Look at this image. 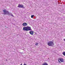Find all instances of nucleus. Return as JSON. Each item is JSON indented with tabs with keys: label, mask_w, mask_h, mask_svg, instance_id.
<instances>
[{
	"label": "nucleus",
	"mask_w": 65,
	"mask_h": 65,
	"mask_svg": "<svg viewBox=\"0 0 65 65\" xmlns=\"http://www.w3.org/2000/svg\"><path fill=\"white\" fill-rule=\"evenodd\" d=\"M23 65H26V64H23Z\"/></svg>",
	"instance_id": "4468645a"
},
{
	"label": "nucleus",
	"mask_w": 65,
	"mask_h": 65,
	"mask_svg": "<svg viewBox=\"0 0 65 65\" xmlns=\"http://www.w3.org/2000/svg\"><path fill=\"white\" fill-rule=\"evenodd\" d=\"M47 45L49 46H53L54 45V43L52 41H50L49 42H48L47 43Z\"/></svg>",
	"instance_id": "f03ea898"
},
{
	"label": "nucleus",
	"mask_w": 65,
	"mask_h": 65,
	"mask_svg": "<svg viewBox=\"0 0 65 65\" xmlns=\"http://www.w3.org/2000/svg\"><path fill=\"white\" fill-rule=\"evenodd\" d=\"M23 31H32V29L31 27L29 26H27L24 27L23 28Z\"/></svg>",
	"instance_id": "f257e3e1"
},
{
	"label": "nucleus",
	"mask_w": 65,
	"mask_h": 65,
	"mask_svg": "<svg viewBox=\"0 0 65 65\" xmlns=\"http://www.w3.org/2000/svg\"><path fill=\"white\" fill-rule=\"evenodd\" d=\"M34 17V15H31V18H33V17Z\"/></svg>",
	"instance_id": "9b49d317"
},
{
	"label": "nucleus",
	"mask_w": 65,
	"mask_h": 65,
	"mask_svg": "<svg viewBox=\"0 0 65 65\" xmlns=\"http://www.w3.org/2000/svg\"><path fill=\"white\" fill-rule=\"evenodd\" d=\"M23 26L24 27H26V26H27V23H23Z\"/></svg>",
	"instance_id": "423d86ee"
},
{
	"label": "nucleus",
	"mask_w": 65,
	"mask_h": 65,
	"mask_svg": "<svg viewBox=\"0 0 65 65\" xmlns=\"http://www.w3.org/2000/svg\"><path fill=\"white\" fill-rule=\"evenodd\" d=\"M63 40H64V41L65 42V39H63Z\"/></svg>",
	"instance_id": "ddd939ff"
},
{
	"label": "nucleus",
	"mask_w": 65,
	"mask_h": 65,
	"mask_svg": "<svg viewBox=\"0 0 65 65\" xmlns=\"http://www.w3.org/2000/svg\"><path fill=\"white\" fill-rule=\"evenodd\" d=\"M18 7H19V8H25V7H24V5H20V4H19Z\"/></svg>",
	"instance_id": "39448f33"
},
{
	"label": "nucleus",
	"mask_w": 65,
	"mask_h": 65,
	"mask_svg": "<svg viewBox=\"0 0 65 65\" xmlns=\"http://www.w3.org/2000/svg\"><path fill=\"white\" fill-rule=\"evenodd\" d=\"M6 60V61H7V60Z\"/></svg>",
	"instance_id": "f3484780"
},
{
	"label": "nucleus",
	"mask_w": 65,
	"mask_h": 65,
	"mask_svg": "<svg viewBox=\"0 0 65 65\" xmlns=\"http://www.w3.org/2000/svg\"><path fill=\"white\" fill-rule=\"evenodd\" d=\"M50 59V58H48V59Z\"/></svg>",
	"instance_id": "dca6fc26"
},
{
	"label": "nucleus",
	"mask_w": 65,
	"mask_h": 65,
	"mask_svg": "<svg viewBox=\"0 0 65 65\" xmlns=\"http://www.w3.org/2000/svg\"><path fill=\"white\" fill-rule=\"evenodd\" d=\"M42 65H48V64L47 63L45 62L43 63Z\"/></svg>",
	"instance_id": "6e6552de"
},
{
	"label": "nucleus",
	"mask_w": 65,
	"mask_h": 65,
	"mask_svg": "<svg viewBox=\"0 0 65 65\" xmlns=\"http://www.w3.org/2000/svg\"><path fill=\"white\" fill-rule=\"evenodd\" d=\"M30 34L31 35H33L34 34V32L33 31H30L29 32Z\"/></svg>",
	"instance_id": "0eeeda50"
},
{
	"label": "nucleus",
	"mask_w": 65,
	"mask_h": 65,
	"mask_svg": "<svg viewBox=\"0 0 65 65\" xmlns=\"http://www.w3.org/2000/svg\"><path fill=\"white\" fill-rule=\"evenodd\" d=\"M62 54L64 55V56H65V51L62 53Z\"/></svg>",
	"instance_id": "1a4fd4ad"
},
{
	"label": "nucleus",
	"mask_w": 65,
	"mask_h": 65,
	"mask_svg": "<svg viewBox=\"0 0 65 65\" xmlns=\"http://www.w3.org/2000/svg\"><path fill=\"white\" fill-rule=\"evenodd\" d=\"M58 61L59 63L64 62V59L62 58H59L58 59Z\"/></svg>",
	"instance_id": "7ed1b4c3"
},
{
	"label": "nucleus",
	"mask_w": 65,
	"mask_h": 65,
	"mask_svg": "<svg viewBox=\"0 0 65 65\" xmlns=\"http://www.w3.org/2000/svg\"><path fill=\"white\" fill-rule=\"evenodd\" d=\"M21 65H22V63H21Z\"/></svg>",
	"instance_id": "2eb2a0df"
},
{
	"label": "nucleus",
	"mask_w": 65,
	"mask_h": 65,
	"mask_svg": "<svg viewBox=\"0 0 65 65\" xmlns=\"http://www.w3.org/2000/svg\"><path fill=\"white\" fill-rule=\"evenodd\" d=\"M3 12L4 13H2V14H4L5 15L7 14L8 13V12L5 9L3 10Z\"/></svg>",
	"instance_id": "20e7f679"
},
{
	"label": "nucleus",
	"mask_w": 65,
	"mask_h": 65,
	"mask_svg": "<svg viewBox=\"0 0 65 65\" xmlns=\"http://www.w3.org/2000/svg\"><path fill=\"white\" fill-rule=\"evenodd\" d=\"M38 43H36V44H35V45L37 46L38 45Z\"/></svg>",
	"instance_id": "9d476101"
},
{
	"label": "nucleus",
	"mask_w": 65,
	"mask_h": 65,
	"mask_svg": "<svg viewBox=\"0 0 65 65\" xmlns=\"http://www.w3.org/2000/svg\"><path fill=\"white\" fill-rule=\"evenodd\" d=\"M11 16H12V17H13V15L12 14H11Z\"/></svg>",
	"instance_id": "f8f14e48"
}]
</instances>
